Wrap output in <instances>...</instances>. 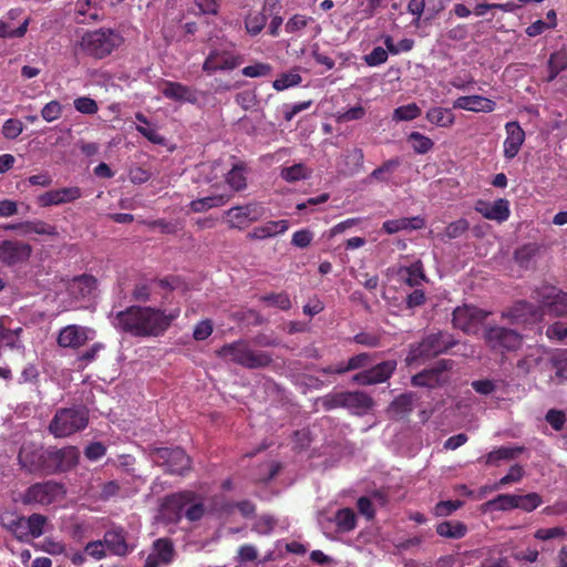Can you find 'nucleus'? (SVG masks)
<instances>
[{
  "mask_svg": "<svg viewBox=\"0 0 567 567\" xmlns=\"http://www.w3.org/2000/svg\"><path fill=\"white\" fill-rule=\"evenodd\" d=\"M178 316V309L165 313L158 308L131 306L115 315L113 324L116 329L133 337H159L166 332Z\"/></svg>",
  "mask_w": 567,
  "mask_h": 567,
  "instance_id": "f257e3e1",
  "label": "nucleus"
},
{
  "mask_svg": "<svg viewBox=\"0 0 567 567\" xmlns=\"http://www.w3.org/2000/svg\"><path fill=\"white\" fill-rule=\"evenodd\" d=\"M216 353L226 362L240 365L248 370L265 369L274 361L270 352L254 349L245 339L226 343L217 350Z\"/></svg>",
  "mask_w": 567,
  "mask_h": 567,
  "instance_id": "f03ea898",
  "label": "nucleus"
},
{
  "mask_svg": "<svg viewBox=\"0 0 567 567\" xmlns=\"http://www.w3.org/2000/svg\"><path fill=\"white\" fill-rule=\"evenodd\" d=\"M89 423V410L83 405L59 409L49 424L55 437H66L82 431Z\"/></svg>",
  "mask_w": 567,
  "mask_h": 567,
  "instance_id": "7ed1b4c3",
  "label": "nucleus"
},
{
  "mask_svg": "<svg viewBox=\"0 0 567 567\" xmlns=\"http://www.w3.org/2000/svg\"><path fill=\"white\" fill-rule=\"evenodd\" d=\"M152 462L172 475H185L190 470V457L181 447L148 446Z\"/></svg>",
  "mask_w": 567,
  "mask_h": 567,
  "instance_id": "20e7f679",
  "label": "nucleus"
},
{
  "mask_svg": "<svg viewBox=\"0 0 567 567\" xmlns=\"http://www.w3.org/2000/svg\"><path fill=\"white\" fill-rule=\"evenodd\" d=\"M484 341L493 352L505 353L519 349L523 337L515 329L494 324L484 329Z\"/></svg>",
  "mask_w": 567,
  "mask_h": 567,
  "instance_id": "39448f33",
  "label": "nucleus"
},
{
  "mask_svg": "<svg viewBox=\"0 0 567 567\" xmlns=\"http://www.w3.org/2000/svg\"><path fill=\"white\" fill-rule=\"evenodd\" d=\"M22 468L32 474L51 475L50 449L23 443L18 455Z\"/></svg>",
  "mask_w": 567,
  "mask_h": 567,
  "instance_id": "423d86ee",
  "label": "nucleus"
},
{
  "mask_svg": "<svg viewBox=\"0 0 567 567\" xmlns=\"http://www.w3.org/2000/svg\"><path fill=\"white\" fill-rule=\"evenodd\" d=\"M120 40L118 35L112 30L100 29L86 32L81 40V49L89 55L96 59H103L111 54Z\"/></svg>",
  "mask_w": 567,
  "mask_h": 567,
  "instance_id": "0eeeda50",
  "label": "nucleus"
},
{
  "mask_svg": "<svg viewBox=\"0 0 567 567\" xmlns=\"http://www.w3.org/2000/svg\"><path fill=\"white\" fill-rule=\"evenodd\" d=\"M65 487L55 481L34 483L21 495L24 505H50L65 495Z\"/></svg>",
  "mask_w": 567,
  "mask_h": 567,
  "instance_id": "6e6552de",
  "label": "nucleus"
},
{
  "mask_svg": "<svg viewBox=\"0 0 567 567\" xmlns=\"http://www.w3.org/2000/svg\"><path fill=\"white\" fill-rule=\"evenodd\" d=\"M533 298L540 303L543 315L548 312L557 317L567 315V292L554 286H542L533 291Z\"/></svg>",
  "mask_w": 567,
  "mask_h": 567,
  "instance_id": "1a4fd4ad",
  "label": "nucleus"
},
{
  "mask_svg": "<svg viewBox=\"0 0 567 567\" xmlns=\"http://www.w3.org/2000/svg\"><path fill=\"white\" fill-rule=\"evenodd\" d=\"M488 315L489 312L475 306L464 305L454 309L452 323L467 334H475Z\"/></svg>",
  "mask_w": 567,
  "mask_h": 567,
  "instance_id": "9d476101",
  "label": "nucleus"
},
{
  "mask_svg": "<svg viewBox=\"0 0 567 567\" xmlns=\"http://www.w3.org/2000/svg\"><path fill=\"white\" fill-rule=\"evenodd\" d=\"M458 344V341L447 331H437L426 336L417 347L419 357H436L447 352L451 348Z\"/></svg>",
  "mask_w": 567,
  "mask_h": 567,
  "instance_id": "9b49d317",
  "label": "nucleus"
},
{
  "mask_svg": "<svg viewBox=\"0 0 567 567\" xmlns=\"http://www.w3.org/2000/svg\"><path fill=\"white\" fill-rule=\"evenodd\" d=\"M265 209L261 205L249 203L243 206H234L225 212V217L230 228L244 229L249 224L259 220Z\"/></svg>",
  "mask_w": 567,
  "mask_h": 567,
  "instance_id": "f8f14e48",
  "label": "nucleus"
},
{
  "mask_svg": "<svg viewBox=\"0 0 567 567\" xmlns=\"http://www.w3.org/2000/svg\"><path fill=\"white\" fill-rule=\"evenodd\" d=\"M395 360L383 361L370 369H365L352 377V381L360 385H373L388 381L396 369Z\"/></svg>",
  "mask_w": 567,
  "mask_h": 567,
  "instance_id": "ddd939ff",
  "label": "nucleus"
},
{
  "mask_svg": "<svg viewBox=\"0 0 567 567\" xmlns=\"http://www.w3.org/2000/svg\"><path fill=\"white\" fill-rule=\"evenodd\" d=\"M503 318H508L513 324L535 323L543 319V310L540 306L520 300L507 311L502 313Z\"/></svg>",
  "mask_w": 567,
  "mask_h": 567,
  "instance_id": "4468645a",
  "label": "nucleus"
},
{
  "mask_svg": "<svg viewBox=\"0 0 567 567\" xmlns=\"http://www.w3.org/2000/svg\"><path fill=\"white\" fill-rule=\"evenodd\" d=\"M95 331L78 324L62 328L58 336V344L62 348L78 349L94 338Z\"/></svg>",
  "mask_w": 567,
  "mask_h": 567,
  "instance_id": "2eb2a0df",
  "label": "nucleus"
},
{
  "mask_svg": "<svg viewBox=\"0 0 567 567\" xmlns=\"http://www.w3.org/2000/svg\"><path fill=\"white\" fill-rule=\"evenodd\" d=\"M32 247L18 240H3L0 243V260L7 266L22 264L29 260Z\"/></svg>",
  "mask_w": 567,
  "mask_h": 567,
  "instance_id": "dca6fc26",
  "label": "nucleus"
},
{
  "mask_svg": "<svg viewBox=\"0 0 567 567\" xmlns=\"http://www.w3.org/2000/svg\"><path fill=\"white\" fill-rule=\"evenodd\" d=\"M80 452L75 446L50 447L51 475L72 470L79 462Z\"/></svg>",
  "mask_w": 567,
  "mask_h": 567,
  "instance_id": "f3484780",
  "label": "nucleus"
},
{
  "mask_svg": "<svg viewBox=\"0 0 567 567\" xmlns=\"http://www.w3.org/2000/svg\"><path fill=\"white\" fill-rule=\"evenodd\" d=\"M240 64V59L228 51L213 50L206 58L203 70L208 73L234 70Z\"/></svg>",
  "mask_w": 567,
  "mask_h": 567,
  "instance_id": "a211bd4d",
  "label": "nucleus"
},
{
  "mask_svg": "<svg viewBox=\"0 0 567 567\" xmlns=\"http://www.w3.org/2000/svg\"><path fill=\"white\" fill-rule=\"evenodd\" d=\"M505 130L507 136L504 141V156L512 159L518 154L525 141V132L515 121L506 123Z\"/></svg>",
  "mask_w": 567,
  "mask_h": 567,
  "instance_id": "6ab92c4d",
  "label": "nucleus"
},
{
  "mask_svg": "<svg viewBox=\"0 0 567 567\" xmlns=\"http://www.w3.org/2000/svg\"><path fill=\"white\" fill-rule=\"evenodd\" d=\"M82 196L79 187H63L52 189L39 196L38 203L43 206L61 205L73 202Z\"/></svg>",
  "mask_w": 567,
  "mask_h": 567,
  "instance_id": "aec40b11",
  "label": "nucleus"
},
{
  "mask_svg": "<svg viewBox=\"0 0 567 567\" xmlns=\"http://www.w3.org/2000/svg\"><path fill=\"white\" fill-rule=\"evenodd\" d=\"M195 494L192 492H181L167 495L162 503L165 514L175 518H181L185 514L187 505L194 501Z\"/></svg>",
  "mask_w": 567,
  "mask_h": 567,
  "instance_id": "412c9836",
  "label": "nucleus"
},
{
  "mask_svg": "<svg viewBox=\"0 0 567 567\" xmlns=\"http://www.w3.org/2000/svg\"><path fill=\"white\" fill-rule=\"evenodd\" d=\"M74 14L78 23H91L102 19L103 9L99 0H76Z\"/></svg>",
  "mask_w": 567,
  "mask_h": 567,
  "instance_id": "4be33fe9",
  "label": "nucleus"
},
{
  "mask_svg": "<svg viewBox=\"0 0 567 567\" xmlns=\"http://www.w3.org/2000/svg\"><path fill=\"white\" fill-rule=\"evenodd\" d=\"M374 406V400L363 391H344V409L364 415Z\"/></svg>",
  "mask_w": 567,
  "mask_h": 567,
  "instance_id": "5701e85b",
  "label": "nucleus"
},
{
  "mask_svg": "<svg viewBox=\"0 0 567 567\" xmlns=\"http://www.w3.org/2000/svg\"><path fill=\"white\" fill-rule=\"evenodd\" d=\"M103 542L109 551L116 556H125L131 551L126 543V532L121 528H111L104 533Z\"/></svg>",
  "mask_w": 567,
  "mask_h": 567,
  "instance_id": "b1692460",
  "label": "nucleus"
},
{
  "mask_svg": "<svg viewBox=\"0 0 567 567\" xmlns=\"http://www.w3.org/2000/svg\"><path fill=\"white\" fill-rule=\"evenodd\" d=\"M495 106L496 103L493 100L481 95L460 96L453 103L454 109L485 113L494 111Z\"/></svg>",
  "mask_w": 567,
  "mask_h": 567,
  "instance_id": "393cba45",
  "label": "nucleus"
},
{
  "mask_svg": "<svg viewBox=\"0 0 567 567\" xmlns=\"http://www.w3.org/2000/svg\"><path fill=\"white\" fill-rule=\"evenodd\" d=\"M0 525L10 532L13 537L21 542L27 543L25 517L17 515L12 512H4L0 514Z\"/></svg>",
  "mask_w": 567,
  "mask_h": 567,
  "instance_id": "a878e982",
  "label": "nucleus"
},
{
  "mask_svg": "<svg viewBox=\"0 0 567 567\" xmlns=\"http://www.w3.org/2000/svg\"><path fill=\"white\" fill-rule=\"evenodd\" d=\"M162 93L165 97L176 102H188L193 104L197 102L196 92L192 87L179 82L166 81L162 89Z\"/></svg>",
  "mask_w": 567,
  "mask_h": 567,
  "instance_id": "bb28decb",
  "label": "nucleus"
},
{
  "mask_svg": "<svg viewBox=\"0 0 567 567\" xmlns=\"http://www.w3.org/2000/svg\"><path fill=\"white\" fill-rule=\"evenodd\" d=\"M476 210L491 220L504 221L509 216L508 200L497 199L493 204L478 202Z\"/></svg>",
  "mask_w": 567,
  "mask_h": 567,
  "instance_id": "cd10ccee",
  "label": "nucleus"
},
{
  "mask_svg": "<svg viewBox=\"0 0 567 567\" xmlns=\"http://www.w3.org/2000/svg\"><path fill=\"white\" fill-rule=\"evenodd\" d=\"M289 228L288 220H270L262 226L255 227L247 234V238L251 240H261L284 234Z\"/></svg>",
  "mask_w": 567,
  "mask_h": 567,
  "instance_id": "c85d7f7f",
  "label": "nucleus"
},
{
  "mask_svg": "<svg viewBox=\"0 0 567 567\" xmlns=\"http://www.w3.org/2000/svg\"><path fill=\"white\" fill-rule=\"evenodd\" d=\"M233 198V194H213L206 197L194 199L189 208L194 213H205L212 208L221 207Z\"/></svg>",
  "mask_w": 567,
  "mask_h": 567,
  "instance_id": "c756f323",
  "label": "nucleus"
},
{
  "mask_svg": "<svg viewBox=\"0 0 567 567\" xmlns=\"http://www.w3.org/2000/svg\"><path fill=\"white\" fill-rule=\"evenodd\" d=\"M6 230H18L21 235H28L31 233H35L39 235H52L54 234V228L44 221H23L18 224H8L2 227Z\"/></svg>",
  "mask_w": 567,
  "mask_h": 567,
  "instance_id": "7c9ffc66",
  "label": "nucleus"
},
{
  "mask_svg": "<svg viewBox=\"0 0 567 567\" xmlns=\"http://www.w3.org/2000/svg\"><path fill=\"white\" fill-rule=\"evenodd\" d=\"M424 225V220L420 217H412V218H399V219H390V220H385L382 225V229L386 233V234H395V233H399L401 230H405V229H410V230H413V229H420L422 228Z\"/></svg>",
  "mask_w": 567,
  "mask_h": 567,
  "instance_id": "2f4dec72",
  "label": "nucleus"
},
{
  "mask_svg": "<svg viewBox=\"0 0 567 567\" xmlns=\"http://www.w3.org/2000/svg\"><path fill=\"white\" fill-rule=\"evenodd\" d=\"M416 401V394L412 392L403 393L392 401L389 413H392L393 416H403L413 411Z\"/></svg>",
  "mask_w": 567,
  "mask_h": 567,
  "instance_id": "473e14b6",
  "label": "nucleus"
},
{
  "mask_svg": "<svg viewBox=\"0 0 567 567\" xmlns=\"http://www.w3.org/2000/svg\"><path fill=\"white\" fill-rule=\"evenodd\" d=\"M467 527L461 522L445 520L436 526V533L441 537L460 539L466 535Z\"/></svg>",
  "mask_w": 567,
  "mask_h": 567,
  "instance_id": "72a5a7b5",
  "label": "nucleus"
},
{
  "mask_svg": "<svg viewBox=\"0 0 567 567\" xmlns=\"http://www.w3.org/2000/svg\"><path fill=\"white\" fill-rule=\"evenodd\" d=\"M524 452L523 446H501L486 456V464H497L499 461H511Z\"/></svg>",
  "mask_w": 567,
  "mask_h": 567,
  "instance_id": "f704fd0d",
  "label": "nucleus"
},
{
  "mask_svg": "<svg viewBox=\"0 0 567 567\" xmlns=\"http://www.w3.org/2000/svg\"><path fill=\"white\" fill-rule=\"evenodd\" d=\"M516 495L515 494H499L495 498L487 501L483 504L485 512L494 511H511L516 508Z\"/></svg>",
  "mask_w": 567,
  "mask_h": 567,
  "instance_id": "c9c22d12",
  "label": "nucleus"
},
{
  "mask_svg": "<svg viewBox=\"0 0 567 567\" xmlns=\"http://www.w3.org/2000/svg\"><path fill=\"white\" fill-rule=\"evenodd\" d=\"M246 165L244 163L235 164L226 175V182L234 192H240L246 188L247 181L245 176Z\"/></svg>",
  "mask_w": 567,
  "mask_h": 567,
  "instance_id": "e433bc0d",
  "label": "nucleus"
},
{
  "mask_svg": "<svg viewBox=\"0 0 567 567\" xmlns=\"http://www.w3.org/2000/svg\"><path fill=\"white\" fill-rule=\"evenodd\" d=\"M426 118L429 122L440 127H450L455 121L453 112L444 107L430 109L426 112Z\"/></svg>",
  "mask_w": 567,
  "mask_h": 567,
  "instance_id": "4c0bfd02",
  "label": "nucleus"
},
{
  "mask_svg": "<svg viewBox=\"0 0 567 567\" xmlns=\"http://www.w3.org/2000/svg\"><path fill=\"white\" fill-rule=\"evenodd\" d=\"M565 70H567V54L561 51L551 53L548 60V76L546 82H553L557 75Z\"/></svg>",
  "mask_w": 567,
  "mask_h": 567,
  "instance_id": "58836bf2",
  "label": "nucleus"
},
{
  "mask_svg": "<svg viewBox=\"0 0 567 567\" xmlns=\"http://www.w3.org/2000/svg\"><path fill=\"white\" fill-rule=\"evenodd\" d=\"M337 528L341 533L351 532L355 528L357 517L351 508L339 509L333 518Z\"/></svg>",
  "mask_w": 567,
  "mask_h": 567,
  "instance_id": "ea45409f",
  "label": "nucleus"
},
{
  "mask_svg": "<svg viewBox=\"0 0 567 567\" xmlns=\"http://www.w3.org/2000/svg\"><path fill=\"white\" fill-rule=\"evenodd\" d=\"M47 520L48 518L44 515L37 513L25 517L27 542H29L30 538H38L43 534Z\"/></svg>",
  "mask_w": 567,
  "mask_h": 567,
  "instance_id": "a19ab883",
  "label": "nucleus"
},
{
  "mask_svg": "<svg viewBox=\"0 0 567 567\" xmlns=\"http://www.w3.org/2000/svg\"><path fill=\"white\" fill-rule=\"evenodd\" d=\"M152 553L157 556L163 565H167L174 557L173 544L169 539L159 538L154 542Z\"/></svg>",
  "mask_w": 567,
  "mask_h": 567,
  "instance_id": "79ce46f5",
  "label": "nucleus"
},
{
  "mask_svg": "<svg viewBox=\"0 0 567 567\" xmlns=\"http://www.w3.org/2000/svg\"><path fill=\"white\" fill-rule=\"evenodd\" d=\"M96 287V279L93 276L82 275L74 278L72 289L73 292L81 297H86L92 293Z\"/></svg>",
  "mask_w": 567,
  "mask_h": 567,
  "instance_id": "37998d69",
  "label": "nucleus"
},
{
  "mask_svg": "<svg viewBox=\"0 0 567 567\" xmlns=\"http://www.w3.org/2000/svg\"><path fill=\"white\" fill-rule=\"evenodd\" d=\"M411 382L414 386L435 388L440 385L443 380L439 378L437 371L431 369L413 375Z\"/></svg>",
  "mask_w": 567,
  "mask_h": 567,
  "instance_id": "c03bdc74",
  "label": "nucleus"
},
{
  "mask_svg": "<svg viewBox=\"0 0 567 567\" xmlns=\"http://www.w3.org/2000/svg\"><path fill=\"white\" fill-rule=\"evenodd\" d=\"M401 165L399 157L385 161L381 166L375 168L371 174L370 178H374L380 182H386L389 177L396 171Z\"/></svg>",
  "mask_w": 567,
  "mask_h": 567,
  "instance_id": "a18cd8bd",
  "label": "nucleus"
},
{
  "mask_svg": "<svg viewBox=\"0 0 567 567\" xmlns=\"http://www.w3.org/2000/svg\"><path fill=\"white\" fill-rule=\"evenodd\" d=\"M399 274L403 281L410 287L419 286L425 279V275L419 265L402 268Z\"/></svg>",
  "mask_w": 567,
  "mask_h": 567,
  "instance_id": "49530a36",
  "label": "nucleus"
},
{
  "mask_svg": "<svg viewBox=\"0 0 567 567\" xmlns=\"http://www.w3.org/2000/svg\"><path fill=\"white\" fill-rule=\"evenodd\" d=\"M268 17L265 12L250 13L245 19V28L251 35H257L265 28Z\"/></svg>",
  "mask_w": 567,
  "mask_h": 567,
  "instance_id": "de8ad7c7",
  "label": "nucleus"
},
{
  "mask_svg": "<svg viewBox=\"0 0 567 567\" xmlns=\"http://www.w3.org/2000/svg\"><path fill=\"white\" fill-rule=\"evenodd\" d=\"M537 251L538 247L535 244H526L515 250L514 259L520 267L528 268Z\"/></svg>",
  "mask_w": 567,
  "mask_h": 567,
  "instance_id": "09e8293b",
  "label": "nucleus"
},
{
  "mask_svg": "<svg viewBox=\"0 0 567 567\" xmlns=\"http://www.w3.org/2000/svg\"><path fill=\"white\" fill-rule=\"evenodd\" d=\"M311 171L308 169L303 164H295L289 167H285L281 171V177L287 182H297L300 179H306L310 176Z\"/></svg>",
  "mask_w": 567,
  "mask_h": 567,
  "instance_id": "8fccbe9b",
  "label": "nucleus"
},
{
  "mask_svg": "<svg viewBox=\"0 0 567 567\" xmlns=\"http://www.w3.org/2000/svg\"><path fill=\"white\" fill-rule=\"evenodd\" d=\"M408 141L412 144L413 151L417 154H425L430 152L434 146L433 141L420 132L410 133Z\"/></svg>",
  "mask_w": 567,
  "mask_h": 567,
  "instance_id": "3c124183",
  "label": "nucleus"
},
{
  "mask_svg": "<svg viewBox=\"0 0 567 567\" xmlns=\"http://www.w3.org/2000/svg\"><path fill=\"white\" fill-rule=\"evenodd\" d=\"M421 115V109L415 103L399 106L394 110L392 120L400 121H412Z\"/></svg>",
  "mask_w": 567,
  "mask_h": 567,
  "instance_id": "603ef678",
  "label": "nucleus"
},
{
  "mask_svg": "<svg viewBox=\"0 0 567 567\" xmlns=\"http://www.w3.org/2000/svg\"><path fill=\"white\" fill-rule=\"evenodd\" d=\"M542 497L537 493H528L526 495H516V508L525 512H532L542 504Z\"/></svg>",
  "mask_w": 567,
  "mask_h": 567,
  "instance_id": "864d4df0",
  "label": "nucleus"
},
{
  "mask_svg": "<svg viewBox=\"0 0 567 567\" xmlns=\"http://www.w3.org/2000/svg\"><path fill=\"white\" fill-rule=\"evenodd\" d=\"M260 300L281 310H288L291 308L289 296L285 292L265 295Z\"/></svg>",
  "mask_w": 567,
  "mask_h": 567,
  "instance_id": "5fc2aeb1",
  "label": "nucleus"
},
{
  "mask_svg": "<svg viewBox=\"0 0 567 567\" xmlns=\"http://www.w3.org/2000/svg\"><path fill=\"white\" fill-rule=\"evenodd\" d=\"M524 475V470L520 465H513L508 473L503 476L493 487L492 489H499L502 486H505L511 483H517L522 480Z\"/></svg>",
  "mask_w": 567,
  "mask_h": 567,
  "instance_id": "6e6d98bb",
  "label": "nucleus"
},
{
  "mask_svg": "<svg viewBox=\"0 0 567 567\" xmlns=\"http://www.w3.org/2000/svg\"><path fill=\"white\" fill-rule=\"evenodd\" d=\"M321 404L326 411L338 408L344 409V391L329 393L321 398Z\"/></svg>",
  "mask_w": 567,
  "mask_h": 567,
  "instance_id": "4d7b16f0",
  "label": "nucleus"
},
{
  "mask_svg": "<svg viewBox=\"0 0 567 567\" xmlns=\"http://www.w3.org/2000/svg\"><path fill=\"white\" fill-rule=\"evenodd\" d=\"M301 82V76L298 73H285L274 81V89L277 91L286 90L290 86L298 85Z\"/></svg>",
  "mask_w": 567,
  "mask_h": 567,
  "instance_id": "13d9d810",
  "label": "nucleus"
},
{
  "mask_svg": "<svg viewBox=\"0 0 567 567\" xmlns=\"http://www.w3.org/2000/svg\"><path fill=\"white\" fill-rule=\"evenodd\" d=\"M23 131V124L18 118H9L2 126V134L8 140L17 138Z\"/></svg>",
  "mask_w": 567,
  "mask_h": 567,
  "instance_id": "bf43d9fd",
  "label": "nucleus"
},
{
  "mask_svg": "<svg viewBox=\"0 0 567 567\" xmlns=\"http://www.w3.org/2000/svg\"><path fill=\"white\" fill-rule=\"evenodd\" d=\"M468 229V223L466 219H458L447 225L444 231V236L449 239H455L461 237Z\"/></svg>",
  "mask_w": 567,
  "mask_h": 567,
  "instance_id": "052dcab7",
  "label": "nucleus"
},
{
  "mask_svg": "<svg viewBox=\"0 0 567 567\" xmlns=\"http://www.w3.org/2000/svg\"><path fill=\"white\" fill-rule=\"evenodd\" d=\"M550 364L558 378L567 380V352L554 354L550 358Z\"/></svg>",
  "mask_w": 567,
  "mask_h": 567,
  "instance_id": "680f3d73",
  "label": "nucleus"
},
{
  "mask_svg": "<svg viewBox=\"0 0 567 567\" xmlns=\"http://www.w3.org/2000/svg\"><path fill=\"white\" fill-rule=\"evenodd\" d=\"M61 114L62 105L58 101H51L47 103L41 111V116L47 122H53L58 120L61 116Z\"/></svg>",
  "mask_w": 567,
  "mask_h": 567,
  "instance_id": "e2e57ef3",
  "label": "nucleus"
},
{
  "mask_svg": "<svg viewBox=\"0 0 567 567\" xmlns=\"http://www.w3.org/2000/svg\"><path fill=\"white\" fill-rule=\"evenodd\" d=\"M74 107L78 112L83 114H94L99 110L96 102L86 96L75 99Z\"/></svg>",
  "mask_w": 567,
  "mask_h": 567,
  "instance_id": "0e129e2a",
  "label": "nucleus"
},
{
  "mask_svg": "<svg viewBox=\"0 0 567 567\" xmlns=\"http://www.w3.org/2000/svg\"><path fill=\"white\" fill-rule=\"evenodd\" d=\"M388 60V51L382 47H375L369 54L364 56V61L370 66H377Z\"/></svg>",
  "mask_w": 567,
  "mask_h": 567,
  "instance_id": "69168bd1",
  "label": "nucleus"
},
{
  "mask_svg": "<svg viewBox=\"0 0 567 567\" xmlns=\"http://www.w3.org/2000/svg\"><path fill=\"white\" fill-rule=\"evenodd\" d=\"M152 293V282H138L135 285L132 297L137 302H147Z\"/></svg>",
  "mask_w": 567,
  "mask_h": 567,
  "instance_id": "338daca9",
  "label": "nucleus"
},
{
  "mask_svg": "<svg viewBox=\"0 0 567 567\" xmlns=\"http://www.w3.org/2000/svg\"><path fill=\"white\" fill-rule=\"evenodd\" d=\"M353 341L368 348H377L381 344V337L375 333L360 332L353 337Z\"/></svg>",
  "mask_w": 567,
  "mask_h": 567,
  "instance_id": "774afa93",
  "label": "nucleus"
}]
</instances>
